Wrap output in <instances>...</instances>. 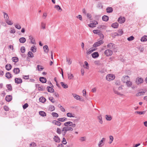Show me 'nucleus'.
<instances>
[{
    "label": "nucleus",
    "mask_w": 147,
    "mask_h": 147,
    "mask_svg": "<svg viewBox=\"0 0 147 147\" xmlns=\"http://www.w3.org/2000/svg\"><path fill=\"white\" fill-rule=\"evenodd\" d=\"M115 78V76L113 74H108L106 77V79L109 81H111L113 80Z\"/></svg>",
    "instance_id": "obj_1"
},
{
    "label": "nucleus",
    "mask_w": 147,
    "mask_h": 147,
    "mask_svg": "<svg viewBox=\"0 0 147 147\" xmlns=\"http://www.w3.org/2000/svg\"><path fill=\"white\" fill-rule=\"evenodd\" d=\"M104 54L107 56H109L113 54V52L112 50L110 49H107L104 52Z\"/></svg>",
    "instance_id": "obj_2"
},
{
    "label": "nucleus",
    "mask_w": 147,
    "mask_h": 147,
    "mask_svg": "<svg viewBox=\"0 0 147 147\" xmlns=\"http://www.w3.org/2000/svg\"><path fill=\"white\" fill-rule=\"evenodd\" d=\"M104 42L103 40H101L99 41L95 42L93 45L94 47H96L100 45L101 44H103Z\"/></svg>",
    "instance_id": "obj_3"
},
{
    "label": "nucleus",
    "mask_w": 147,
    "mask_h": 147,
    "mask_svg": "<svg viewBox=\"0 0 147 147\" xmlns=\"http://www.w3.org/2000/svg\"><path fill=\"white\" fill-rule=\"evenodd\" d=\"M144 80L142 78L138 77L137 78L136 81V83L137 84H140L142 83L143 82Z\"/></svg>",
    "instance_id": "obj_4"
},
{
    "label": "nucleus",
    "mask_w": 147,
    "mask_h": 147,
    "mask_svg": "<svg viewBox=\"0 0 147 147\" xmlns=\"http://www.w3.org/2000/svg\"><path fill=\"white\" fill-rule=\"evenodd\" d=\"M98 22L96 20L93 21V22L91 23L88 25V26L90 28H93L95 27V25H97L98 24Z\"/></svg>",
    "instance_id": "obj_5"
},
{
    "label": "nucleus",
    "mask_w": 147,
    "mask_h": 147,
    "mask_svg": "<svg viewBox=\"0 0 147 147\" xmlns=\"http://www.w3.org/2000/svg\"><path fill=\"white\" fill-rule=\"evenodd\" d=\"M107 47L109 49H112L113 48L114 49L116 47V45L114 43H110L107 45Z\"/></svg>",
    "instance_id": "obj_6"
},
{
    "label": "nucleus",
    "mask_w": 147,
    "mask_h": 147,
    "mask_svg": "<svg viewBox=\"0 0 147 147\" xmlns=\"http://www.w3.org/2000/svg\"><path fill=\"white\" fill-rule=\"evenodd\" d=\"M14 80L15 83L18 84H21L22 82V79L20 78H16Z\"/></svg>",
    "instance_id": "obj_7"
},
{
    "label": "nucleus",
    "mask_w": 147,
    "mask_h": 147,
    "mask_svg": "<svg viewBox=\"0 0 147 147\" xmlns=\"http://www.w3.org/2000/svg\"><path fill=\"white\" fill-rule=\"evenodd\" d=\"M117 21L120 23H123L125 21V18L124 17L122 18L121 17H120L118 18Z\"/></svg>",
    "instance_id": "obj_8"
},
{
    "label": "nucleus",
    "mask_w": 147,
    "mask_h": 147,
    "mask_svg": "<svg viewBox=\"0 0 147 147\" xmlns=\"http://www.w3.org/2000/svg\"><path fill=\"white\" fill-rule=\"evenodd\" d=\"M54 141L55 142L59 143L60 142V138L57 136H54L53 138Z\"/></svg>",
    "instance_id": "obj_9"
},
{
    "label": "nucleus",
    "mask_w": 147,
    "mask_h": 147,
    "mask_svg": "<svg viewBox=\"0 0 147 147\" xmlns=\"http://www.w3.org/2000/svg\"><path fill=\"white\" fill-rule=\"evenodd\" d=\"M12 96L11 95H7L5 98V100L8 102H10L12 100Z\"/></svg>",
    "instance_id": "obj_10"
},
{
    "label": "nucleus",
    "mask_w": 147,
    "mask_h": 147,
    "mask_svg": "<svg viewBox=\"0 0 147 147\" xmlns=\"http://www.w3.org/2000/svg\"><path fill=\"white\" fill-rule=\"evenodd\" d=\"M92 56L93 58H96L98 57L99 56L98 53L97 52H94L91 55Z\"/></svg>",
    "instance_id": "obj_11"
},
{
    "label": "nucleus",
    "mask_w": 147,
    "mask_h": 147,
    "mask_svg": "<svg viewBox=\"0 0 147 147\" xmlns=\"http://www.w3.org/2000/svg\"><path fill=\"white\" fill-rule=\"evenodd\" d=\"M52 123L55 125H57L58 126H60L61 123L58 121H57L56 120H54L52 121Z\"/></svg>",
    "instance_id": "obj_12"
},
{
    "label": "nucleus",
    "mask_w": 147,
    "mask_h": 147,
    "mask_svg": "<svg viewBox=\"0 0 147 147\" xmlns=\"http://www.w3.org/2000/svg\"><path fill=\"white\" fill-rule=\"evenodd\" d=\"M39 81L42 83H45L47 82L46 78L42 77H40L39 78Z\"/></svg>",
    "instance_id": "obj_13"
},
{
    "label": "nucleus",
    "mask_w": 147,
    "mask_h": 147,
    "mask_svg": "<svg viewBox=\"0 0 147 147\" xmlns=\"http://www.w3.org/2000/svg\"><path fill=\"white\" fill-rule=\"evenodd\" d=\"M29 39L30 40V41L31 43L33 44H35V39L33 38L32 36H29Z\"/></svg>",
    "instance_id": "obj_14"
},
{
    "label": "nucleus",
    "mask_w": 147,
    "mask_h": 147,
    "mask_svg": "<svg viewBox=\"0 0 147 147\" xmlns=\"http://www.w3.org/2000/svg\"><path fill=\"white\" fill-rule=\"evenodd\" d=\"M5 76L9 79H11L12 77V75L9 72H7L5 74Z\"/></svg>",
    "instance_id": "obj_15"
},
{
    "label": "nucleus",
    "mask_w": 147,
    "mask_h": 147,
    "mask_svg": "<svg viewBox=\"0 0 147 147\" xmlns=\"http://www.w3.org/2000/svg\"><path fill=\"white\" fill-rule=\"evenodd\" d=\"M106 11L107 13H110L113 11V9L111 7H109L106 8Z\"/></svg>",
    "instance_id": "obj_16"
},
{
    "label": "nucleus",
    "mask_w": 147,
    "mask_h": 147,
    "mask_svg": "<svg viewBox=\"0 0 147 147\" xmlns=\"http://www.w3.org/2000/svg\"><path fill=\"white\" fill-rule=\"evenodd\" d=\"M13 71L15 74H17L20 73V70L19 68H15L14 69Z\"/></svg>",
    "instance_id": "obj_17"
},
{
    "label": "nucleus",
    "mask_w": 147,
    "mask_h": 147,
    "mask_svg": "<svg viewBox=\"0 0 147 147\" xmlns=\"http://www.w3.org/2000/svg\"><path fill=\"white\" fill-rule=\"evenodd\" d=\"M5 69L7 71H9L12 68L11 65L10 64H7L5 65Z\"/></svg>",
    "instance_id": "obj_18"
},
{
    "label": "nucleus",
    "mask_w": 147,
    "mask_h": 147,
    "mask_svg": "<svg viewBox=\"0 0 147 147\" xmlns=\"http://www.w3.org/2000/svg\"><path fill=\"white\" fill-rule=\"evenodd\" d=\"M39 100L40 102L44 103L46 101V99L43 96H41L39 98Z\"/></svg>",
    "instance_id": "obj_19"
},
{
    "label": "nucleus",
    "mask_w": 147,
    "mask_h": 147,
    "mask_svg": "<svg viewBox=\"0 0 147 147\" xmlns=\"http://www.w3.org/2000/svg\"><path fill=\"white\" fill-rule=\"evenodd\" d=\"M102 19L103 21L107 22L109 20V17L107 16L104 15L102 16Z\"/></svg>",
    "instance_id": "obj_20"
},
{
    "label": "nucleus",
    "mask_w": 147,
    "mask_h": 147,
    "mask_svg": "<svg viewBox=\"0 0 147 147\" xmlns=\"http://www.w3.org/2000/svg\"><path fill=\"white\" fill-rule=\"evenodd\" d=\"M72 95L74 98H75L76 99L78 100H81L80 98V96L79 95H78L75 94H72Z\"/></svg>",
    "instance_id": "obj_21"
},
{
    "label": "nucleus",
    "mask_w": 147,
    "mask_h": 147,
    "mask_svg": "<svg viewBox=\"0 0 147 147\" xmlns=\"http://www.w3.org/2000/svg\"><path fill=\"white\" fill-rule=\"evenodd\" d=\"M119 26V24L117 22H115L113 23L111 25V27L114 28H118Z\"/></svg>",
    "instance_id": "obj_22"
},
{
    "label": "nucleus",
    "mask_w": 147,
    "mask_h": 147,
    "mask_svg": "<svg viewBox=\"0 0 147 147\" xmlns=\"http://www.w3.org/2000/svg\"><path fill=\"white\" fill-rule=\"evenodd\" d=\"M19 41L21 43H24L26 40V38L24 37L20 38L19 39Z\"/></svg>",
    "instance_id": "obj_23"
},
{
    "label": "nucleus",
    "mask_w": 147,
    "mask_h": 147,
    "mask_svg": "<svg viewBox=\"0 0 147 147\" xmlns=\"http://www.w3.org/2000/svg\"><path fill=\"white\" fill-rule=\"evenodd\" d=\"M140 40L142 42H144L147 41V36L144 35L142 37L141 39Z\"/></svg>",
    "instance_id": "obj_24"
},
{
    "label": "nucleus",
    "mask_w": 147,
    "mask_h": 147,
    "mask_svg": "<svg viewBox=\"0 0 147 147\" xmlns=\"http://www.w3.org/2000/svg\"><path fill=\"white\" fill-rule=\"evenodd\" d=\"M146 111H135V114L137 113V114H139L140 115H144L145 114V113L146 112Z\"/></svg>",
    "instance_id": "obj_25"
},
{
    "label": "nucleus",
    "mask_w": 147,
    "mask_h": 147,
    "mask_svg": "<svg viewBox=\"0 0 147 147\" xmlns=\"http://www.w3.org/2000/svg\"><path fill=\"white\" fill-rule=\"evenodd\" d=\"M106 119L107 121H111L112 119V117L111 116L107 115H105Z\"/></svg>",
    "instance_id": "obj_26"
},
{
    "label": "nucleus",
    "mask_w": 147,
    "mask_h": 147,
    "mask_svg": "<svg viewBox=\"0 0 147 147\" xmlns=\"http://www.w3.org/2000/svg\"><path fill=\"white\" fill-rule=\"evenodd\" d=\"M39 113V114L42 117L46 116V113L44 111H40Z\"/></svg>",
    "instance_id": "obj_27"
},
{
    "label": "nucleus",
    "mask_w": 147,
    "mask_h": 147,
    "mask_svg": "<svg viewBox=\"0 0 147 147\" xmlns=\"http://www.w3.org/2000/svg\"><path fill=\"white\" fill-rule=\"evenodd\" d=\"M12 61L16 63L18 61L19 59L18 57H13L12 58Z\"/></svg>",
    "instance_id": "obj_28"
},
{
    "label": "nucleus",
    "mask_w": 147,
    "mask_h": 147,
    "mask_svg": "<svg viewBox=\"0 0 147 147\" xmlns=\"http://www.w3.org/2000/svg\"><path fill=\"white\" fill-rule=\"evenodd\" d=\"M43 48L45 52L47 53L49 51V48L47 45H45L43 46Z\"/></svg>",
    "instance_id": "obj_29"
},
{
    "label": "nucleus",
    "mask_w": 147,
    "mask_h": 147,
    "mask_svg": "<svg viewBox=\"0 0 147 147\" xmlns=\"http://www.w3.org/2000/svg\"><path fill=\"white\" fill-rule=\"evenodd\" d=\"M60 84L62 87H63L64 88H68V86L67 84H65L63 82H60Z\"/></svg>",
    "instance_id": "obj_30"
},
{
    "label": "nucleus",
    "mask_w": 147,
    "mask_h": 147,
    "mask_svg": "<svg viewBox=\"0 0 147 147\" xmlns=\"http://www.w3.org/2000/svg\"><path fill=\"white\" fill-rule=\"evenodd\" d=\"M30 50L31 51H32V52L33 53L35 52L36 51V48L35 47V46H32L31 47Z\"/></svg>",
    "instance_id": "obj_31"
},
{
    "label": "nucleus",
    "mask_w": 147,
    "mask_h": 147,
    "mask_svg": "<svg viewBox=\"0 0 147 147\" xmlns=\"http://www.w3.org/2000/svg\"><path fill=\"white\" fill-rule=\"evenodd\" d=\"M72 122L69 121L67 122L64 123V125L65 126L68 127V126H69V125H71V124H72Z\"/></svg>",
    "instance_id": "obj_32"
},
{
    "label": "nucleus",
    "mask_w": 147,
    "mask_h": 147,
    "mask_svg": "<svg viewBox=\"0 0 147 147\" xmlns=\"http://www.w3.org/2000/svg\"><path fill=\"white\" fill-rule=\"evenodd\" d=\"M6 87L7 88L8 90L10 91H11L12 90V88L11 85V84H7Z\"/></svg>",
    "instance_id": "obj_33"
},
{
    "label": "nucleus",
    "mask_w": 147,
    "mask_h": 147,
    "mask_svg": "<svg viewBox=\"0 0 147 147\" xmlns=\"http://www.w3.org/2000/svg\"><path fill=\"white\" fill-rule=\"evenodd\" d=\"M54 7L55 8H56V9L58 11H62V9L61 7L59 5H55V6Z\"/></svg>",
    "instance_id": "obj_34"
},
{
    "label": "nucleus",
    "mask_w": 147,
    "mask_h": 147,
    "mask_svg": "<svg viewBox=\"0 0 147 147\" xmlns=\"http://www.w3.org/2000/svg\"><path fill=\"white\" fill-rule=\"evenodd\" d=\"M98 119L99 120V122L101 124H102L103 123V121L102 120V119L101 115H100L97 117Z\"/></svg>",
    "instance_id": "obj_35"
},
{
    "label": "nucleus",
    "mask_w": 147,
    "mask_h": 147,
    "mask_svg": "<svg viewBox=\"0 0 147 147\" xmlns=\"http://www.w3.org/2000/svg\"><path fill=\"white\" fill-rule=\"evenodd\" d=\"M67 117H75L74 115L72 113H67Z\"/></svg>",
    "instance_id": "obj_36"
},
{
    "label": "nucleus",
    "mask_w": 147,
    "mask_h": 147,
    "mask_svg": "<svg viewBox=\"0 0 147 147\" xmlns=\"http://www.w3.org/2000/svg\"><path fill=\"white\" fill-rule=\"evenodd\" d=\"M126 83L128 87H130L132 85V82L130 81L127 80Z\"/></svg>",
    "instance_id": "obj_37"
},
{
    "label": "nucleus",
    "mask_w": 147,
    "mask_h": 147,
    "mask_svg": "<svg viewBox=\"0 0 147 147\" xmlns=\"http://www.w3.org/2000/svg\"><path fill=\"white\" fill-rule=\"evenodd\" d=\"M27 55L29 57L31 58L34 57V55L31 51H29Z\"/></svg>",
    "instance_id": "obj_38"
},
{
    "label": "nucleus",
    "mask_w": 147,
    "mask_h": 147,
    "mask_svg": "<svg viewBox=\"0 0 147 147\" xmlns=\"http://www.w3.org/2000/svg\"><path fill=\"white\" fill-rule=\"evenodd\" d=\"M134 39V37L133 36H131L127 38V40L129 41H131Z\"/></svg>",
    "instance_id": "obj_39"
},
{
    "label": "nucleus",
    "mask_w": 147,
    "mask_h": 147,
    "mask_svg": "<svg viewBox=\"0 0 147 147\" xmlns=\"http://www.w3.org/2000/svg\"><path fill=\"white\" fill-rule=\"evenodd\" d=\"M55 109V108L53 105H50L49 106V110H50L51 111H54Z\"/></svg>",
    "instance_id": "obj_40"
},
{
    "label": "nucleus",
    "mask_w": 147,
    "mask_h": 147,
    "mask_svg": "<svg viewBox=\"0 0 147 147\" xmlns=\"http://www.w3.org/2000/svg\"><path fill=\"white\" fill-rule=\"evenodd\" d=\"M104 145V143H103V142L102 140H101L99 142L98 144V146L99 147H101Z\"/></svg>",
    "instance_id": "obj_41"
},
{
    "label": "nucleus",
    "mask_w": 147,
    "mask_h": 147,
    "mask_svg": "<svg viewBox=\"0 0 147 147\" xmlns=\"http://www.w3.org/2000/svg\"><path fill=\"white\" fill-rule=\"evenodd\" d=\"M84 64L86 66V67H84V65H83V67H84V68H85L87 69H89V66H88V63L86 61H85L84 62Z\"/></svg>",
    "instance_id": "obj_42"
},
{
    "label": "nucleus",
    "mask_w": 147,
    "mask_h": 147,
    "mask_svg": "<svg viewBox=\"0 0 147 147\" xmlns=\"http://www.w3.org/2000/svg\"><path fill=\"white\" fill-rule=\"evenodd\" d=\"M100 31L98 30H93V32L94 33L96 34H98L99 33H100Z\"/></svg>",
    "instance_id": "obj_43"
},
{
    "label": "nucleus",
    "mask_w": 147,
    "mask_h": 147,
    "mask_svg": "<svg viewBox=\"0 0 147 147\" xmlns=\"http://www.w3.org/2000/svg\"><path fill=\"white\" fill-rule=\"evenodd\" d=\"M3 13L4 17L5 18V20H8V19H9V17L7 14L5 12H3Z\"/></svg>",
    "instance_id": "obj_44"
},
{
    "label": "nucleus",
    "mask_w": 147,
    "mask_h": 147,
    "mask_svg": "<svg viewBox=\"0 0 147 147\" xmlns=\"http://www.w3.org/2000/svg\"><path fill=\"white\" fill-rule=\"evenodd\" d=\"M25 50L26 49L24 47L22 46L21 47L20 49V51L22 53H25Z\"/></svg>",
    "instance_id": "obj_45"
},
{
    "label": "nucleus",
    "mask_w": 147,
    "mask_h": 147,
    "mask_svg": "<svg viewBox=\"0 0 147 147\" xmlns=\"http://www.w3.org/2000/svg\"><path fill=\"white\" fill-rule=\"evenodd\" d=\"M111 36L113 38H115V37L117 36H119L118 33L115 32L113 34H111Z\"/></svg>",
    "instance_id": "obj_46"
},
{
    "label": "nucleus",
    "mask_w": 147,
    "mask_h": 147,
    "mask_svg": "<svg viewBox=\"0 0 147 147\" xmlns=\"http://www.w3.org/2000/svg\"><path fill=\"white\" fill-rule=\"evenodd\" d=\"M93 48H90L88 51H87L86 52V53L87 55H89L90 54L92 53V51L91 49H92Z\"/></svg>",
    "instance_id": "obj_47"
},
{
    "label": "nucleus",
    "mask_w": 147,
    "mask_h": 147,
    "mask_svg": "<svg viewBox=\"0 0 147 147\" xmlns=\"http://www.w3.org/2000/svg\"><path fill=\"white\" fill-rule=\"evenodd\" d=\"M62 143L64 145H65L67 143V142L65 138L64 137H63V138L62 140Z\"/></svg>",
    "instance_id": "obj_48"
},
{
    "label": "nucleus",
    "mask_w": 147,
    "mask_h": 147,
    "mask_svg": "<svg viewBox=\"0 0 147 147\" xmlns=\"http://www.w3.org/2000/svg\"><path fill=\"white\" fill-rule=\"evenodd\" d=\"M51 114L53 117H59V115L58 114L56 113L53 112Z\"/></svg>",
    "instance_id": "obj_49"
},
{
    "label": "nucleus",
    "mask_w": 147,
    "mask_h": 147,
    "mask_svg": "<svg viewBox=\"0 0 147 147\" xmlns=\"http://www.w3.org/2000/svg\"><path fill=\"white\" fill-rule=\"evenodd\" d=\"M6 22L7 24L9 25H11L13 24V22H11L8 19V20H6Z\"/></svg>",
    "instance_id": "obj_50"
},
{
    "label": "nucleus",
    "mask_w": 147,
    "mask_h": 147,
    "mask_svg": "<svg viewBox=\"0 0 147 147\" xmlns=\"http://www.w3.org/2000/svg\"><path fill=\"white\" fill-rule=\"evenodd\" d=\"M68 78L69 79H71L74 76L72 74H69L68 73Z\"/></svg>",
    "instance_id": "obj_51"
},
{
    "label": "nucleus",
    "mask_w": 147,
    "mask_h": 147,
    "mask_svg": "<svg viewBox=\"0 0 147 147\" xmlns=\"http://www.w3.org/2000/svg\"><path fill=\"white\" fill-rule=\"evenodd\" d=\"M38 90L39 91H44L45 90V88H43L42 86H40L38 87Z\"/></svg>",
    "instance_id": "obj_52"
},
{
    "label": "nucleus",
    "mask_w": 147,
    "mask_h": 147,
    "mask_svg": "<svg viewBox=\"0 0 147 147\" xmlns=\"http://www.w3.org/2000/svg\"><path fill=\"white\" fill-rule=\"evenodd\" d=\"M36 145L35 142H32L30 144V147H34L36 146Z\"/></svg>",
    "instance_id": "obj_53"
},
{
    "label": "nucleus",
    "mask_w": 147,
    "mask_h": 147,
    "mask_svg": "<svg viewBox=\"0 0 147 147\" xmlns=\"http://www.w3.org/2000/svg\"><path fill=\"white\" fill-rule=\"evenodd\" d=\"M28 106V104L27 103H26L23 105V108L24 109H26Z\"/></svg>",
    "instance_id": "obj_54"
},
{
    "label": "nucleus",
    "mask_w": 147,
    "mask_h": 147,
    "mask_svg": "<svg viewBox=\"0 0 147 147\" xmlns=\"http://www.w3.org/2000/svg\"><path fill=\"white\" fill-rule=\"evenodd\" d=\"M109 138L110 140H111V141H110L109 142V144H110L112 142H113V137L112 136H109Z\"/></svg>",
    "instance_id": "obj_55"
},
{
    "label": "nucleus",
    "mask_w": 147,
    "mask_h": 147,
    "mask_svg": "<svg viewBox=\"0 0 147 147\" xmlns=\"http://www.w3.org/2000/svg\"><path fill=\"white\" fill-rule=\"evenodd\" d=\"M98 35L100 37V39H102V40L104 38V36L102 34L99 33Z\"/></svg>",
    "instance_id": "obj_56"
},
{
    "label": "nucleus",
    "mask_w": 147,
    "mask_h": 147,
    "mask_svg": "<svg viewBox=\"0 0 147 147\" xmlns=\"http://www.w3.org/2000/svg\"><path fill=\"white\" fill-rule=\"evenodd\" d=\"M118 32L119 33V35L121 36L122 35L123 33V31L122 30H118Z\"/></svg>",
    "instance_id": "obj_57"
},
{
    "label": "nucleus",
    "mask_w": 147,
    "mask_h": 147,
    "mask_svg": "<svg viewBox=\"0 0 147 147\" xmlns=\"http://www.w3.org/2000/svg\"><path fill=\"white\" fill-rule=\"evenodd\" d=\"M15 26L16 28L19 30H20L21 28V26L19 24L15 25Z\"/></svg>",
    "instance_id": "obj_58"
},
{
    "label": "nucleus",
    "mask_w": 147,
    "mask_h": 147,
    "mask_svg": "<svg viewBox=\"0 0 147 147\" xmlns=\"http://www.w3.org/2000/svg\"><path fill=\"white\" fill-rule=\"evenodd\" d=\"M37 67L38 71L42 70L44 69L41 66L39 65H37Z\"/></svg>",
    "instance_id": "obj_59"
},
{
    "label": "nucleus",
    "mask_w": 147,
    "mask_h": 147,
    "mask_svg": "<svg viewBox=\"0 0 147 147\" xmlns=\"http://www.w3.org/2000/svg\"><path fill=\"white\" fill-rule=\"evenodd\" d=\"M45 26L46 24L43 22L41 23V28L45 29Z\"/></svg>",
    "instance_id": "obj_60"
},
{
    "label": "nucleus",
    "mask_w": 147,
    "mask_h": 147,
    "mask_svg": "<svg viewBox=\"0 0 147 147\" xmlns=\"http://www.w3.org/2000/svg\"><path fill=\"white\" fill-rule=\"evenodd\" d=\"M3 109L5 111H9V108L6 105H5L4 106Z\"/></svg>",
    "instance_id": "obj_61"
},
{
    "label": "nucleus",
    "mask_w": 147,
    "mask_h": 147,
    "mask_svg": "<svg viewBox=\"0 0 147 147\" xmlns=\"http://www.w3.org/2000/svg\"><path fill=\"white\" fill-rule=\"evenodd\" d=\"M77 18L79 19L80 21H82V17L81 15H79L76 16Z\"/></svg>",
    "instance_id": "obj_62"
},
{
    "label": "nucleus",
    "mask_w": 147,
    "mask_h": 147,
    "mask_svg": "<svg viewBox=\"0 0 147 147\" xmlns=\"http://www.w3.org/2000/svg\"><path fill=\"white\" fill-rule=\"evenodd\" d=\"M49 99L52 103H54L55 102L54 101V98L52 97H49Z\"/></svg>",
    "instance_id": "obj_63"
},
{
    "label": "nucleus",
    "mask_w": 147,
    "mask_h": 147,
    "mask_svg": "<svg viewBox=\"0 0 147 147\" xmlns=\"http://www.w3.org/2000/svg\"><path fill=\"white\" fill-rule=\"evenodd\" d=\"M56 131L58 134H61V130L59 128H57Z\"/></svg>",
    "instance_id": "obj_64"
}]
</instances>
